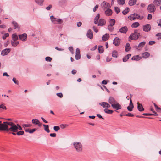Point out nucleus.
Instances as JSON below:
<instances>
[{
	"label": "nucleus",
	"mask_w": 161,
	"mask_h": 161,
	"mask_svg": "<svg viewBox=\"0 0 161 161\" xmlns=\"http://www.w3.org/2000/svg\"><path fill=\"white\" fill-rule=\"evenodd\" d=\"M22 129V127L18 124H15L11 122L6 121L3 123H0V130L3 131L14 135H16V132L19 130Z\"/></svg>",
	"instance_id": "obj_1"
},
{
	"label": "nucleus",
	"mask_w": 161,
	"mask_h": 161,
	"mask_svg": "<svg viewBox=\"0 0 161 161\" xmlns=\"http://www.w3.org/2000/svg\"><path fill=\"white\" fill-rule=\"evenodd\" d=\"M73 146L76 151L78 153H81L83 151V146L79 142H75L73 143Z\"/></svg>",
	"instance_id": "obj_2"
},
{
	"label": "nucleus",
	"mask_w": 161,
	"mask_h": 161,
	"mask_svg": "<svg viewBox=\"0 0 161 161\" xmlns=\"http://www.w3.org/2000/svg\"><path fill=\"white\" fill-rule=\"evenodd\" d=\"M128 18L131 21L135 20L136 19L141 20L143 19L144 17L143 16H140L138 14L134 13L129 16Z\"/></svg>",
	"instance_id": "obj_3"
},
{
	"label": "nucleus",
	"mask_w": 161,
	"mask_h": 161,
	"mask_svg": "<svg viewBox=\"0 0 161 161\" xmlns=\"http://www.w3.org/2000/svg\"><path fill=\"white\" fill-rule=\"evenodd\" d=\"M140 36V33L137 32V30H135L134 33H132L129 36V38L131 40H136Z\"/></svg>",
	"instance_id": "obj_4"
},
{
	"label": "nucleus",
	"mask_w": 161,
	"mask_h": 161,
	"mask_svg": "<svg viewBox=\"0 0 161 161\" xmlns=\"http://www.w3.org/2000/svg\"><path fill=\"white\" fill-rule=\"evenodd\" d=\"M50 19L52 22L54 24H61L63 22L62 19H57L55 18L53 16L50 17Z\"/></svg>",
	"instance_id": "obj_5"
},
{
	"label": "nucleus",
	"mask_w": 161,
	"mask_h": 161,
	"mask_svg": "<svg viewBox=\"0 0 161 161\" xmlns=\"http://www.w3.org/2000/svg\"><path fill=\"white\" fill-rule=\"evenodd\" d=\"M147 10L150 13H153L156 10L155 7L153 4H150L148 6Z\"/></svg>",
	"instance_id": "obj_6"
},
{
	"label": "nucleus",
	"mask_w": 161,
	"mask_h": 161,
	"mask_svg": "<svg viewBox=\"0 0 161 161\" xmlns=\"http://www.w3.org/2000/svg\"><path fill=\"white\" fill-rule=\"evenodd\" d=\"M151 29V25L149 24H146L143 26V29L144 31L148 32L150 31Z\"/></svg>",
	"instance_id": "obj_7"
},
{
	"label": "nucleus",
	"mask_w": 161,
	"mask_h": 161,
	"mask_svg": "<svg viewBox=\"0 0 161 161\" xmlns=\"http://www.w3.org/2000/svg\"><path fill=\"white\" fill-rule=\"evenodd\" d=\"M101 6L104 9L107 8H110V4L105 1H103L101 3Z\"/></svg>",
	"instance_id": "obj_8"
},
{
	"label": "nucleus",
	"mask_w": 161,
	"mask_h": 161,
	"mask_svg": "<svg viewBox=\"0 0 161 161\" xmlns=\"http://www.w3.org/2000/svg\"><path fill=\"white\" fill-rule=\"evenodd\" d=\"M111 106L113 108L115 109L116 110H118L121 108V106L117 102L114 104H112Z\"/></svg>",
	"instance_id": "obj_9"
},
{
	"label": "nucleus",
	"mask_w": 161,
	"mask_h": 161,
	"mask_svg": "<svg viewBox=\"0 0 161 161\" xmlns=\"http://www.w3.org/2000/svg\"><path fill=\"white\" fill-rule=\"evenodd\" d=\"M32 123L33 124L36 125L39 127H41L42 126V123L40 122L38 119H33L32 120Z\"/></svg>",
	"instance_id": "obj_10"
},
{
	"label": "nucleus",
	"mask_w": 161,
	"mask_h": 161,
	"mask_svg": "<svg viewBox=\"0 0 161 161\" xmlns=\"http://www.w3.org/2000/svg\"><path fill=\"white\" fill-rule=\"evenodd\" d=\"M75 57L76 60H79L80 58V51L78 48L76 50V55Z\"/></svg>",
	"instance_id": "obj_11"
},
{
	"label": "nucleus",
	"mask_w": 161,
	"mask_h": 161,
	"mask_svg": "<svg viewBox=\"0 0 161 161\" xmlns=\"http://www.w3.org/2000/svg\"><path fill=\"white\" fill-rule=\"evenodd\" d=\"M10 49L9 48L5 49L2 51L1 54L3 56L7 55L10 53Z\"/></svg>",
	"instance_id": "obj_12"
},
{
	"label": "nucleus",
	"mask_w": 161,
	"mask_h": 161,
	"mask_svg": "<svg viewBox=\"0 0 161 161\" xmlns=\"http://www.w3.org/2000/svg\"><path fill=\"white\" fill-rule=\"evenodd\" d=\"M86 36L87 37L90 39H92L93 38L92 31L90 29L88 30L86 34Z\"/></svg>",
	"instance_id": "obj_13"
},
{
	"label": "nucleus",
	"mask_w": 161,
	"mask_h": 161,
	"mask_svg": "<svg viewBox=\"0 0 161 161\" xmlns=\"http://www.w3.org/2000/svg\"><path fill=\"white\" fill-rule=\"evenodd\" d=\"M128 30L127 27L125 26L120 28L119 30V32L121 33L125 34L127 32Z\"/></svg>",
	"instance_id": "obj_14"
},
{
	"label": "nucleus",
	"mask_w": 161,
	"mask_h": 161,
	"mask_svg": "<svg viewBox=\"0 0 161 161\" xmlns=\"http://www.w3.org/2000/svg\"><path fill=\"white\" fill-rule=\"evenodd\" d=\"M99 104L103 108H109L110 107V105L106 102L100 103Z\"/></svg>",
	"instance_id": "obj_15"
},
{
	"label": "nucleus",
	"mask_w": 161,
	"mask_h": 161,
	"mask_svg": "<svg viewBox=\"0 0 161 161\" xmlns=\"http://www.w3.org/2000/svg\"><path fill=\"white\" fill-rule=\"evenodd\" d=\"M113 44L116 46H118L120 44L119 39L118 37H116L113 41Z\"/></svg>",
	"instance_id": "obj_16"
},
{
	"label": "nucleus",
	"mask_w": 161,
	"mask_h": 161,
	"mask_svg": "<svg viewBox=\"0 0 161 161\" xmlns=\"http://www.w3.org/2000/svg\"><path fill=\"white\" fill-rule=\"evenodd\" d=\"M117 102L114 97H110L108 99L109 103L111 104H114L115 103H116Z\"/></svg>",
	"instance_id": "obj_17"
},
{
	"label": "nucleus",
	"mask_w": 161,
	"mask_h": 161,
	"mask_svg": "<svg viewBox=\"0 0 161 161\" xmlns=\"http://www.w3.org/2000/svg\"><path fill=\"white\" fill-rule=\"evenodd\" d=\"M106 23V21L103 19H101L99 20L98 26H103L105 25Z\"/></svg>",
	"instance_id": "obj_18"
},
{
	"label": "nucleus",
	"mask_w": 161,
	"mask_h": 161,
	"mask_svg": "<svg viewBox=\"0 0 161 161\" xmlns=\"http://www.w3.org/2000/svg\"><path fill=\"white\" fill-rule=\"evenodd\" d=\"M27 35L26 33L19 35V39L22 41H25L26 39Z\"/></svg>",
	"instance_id": "obj_19"
},
{
	"label": "nucleus",
	"mask_w": 161,
	"mask_h": 161,
	"mask_svg": "<svg viewBox=\"0 0 161 161\" xmlns=\"http://www.w3.org/2000/svg\"><path fill=\"white\" fill-rule=\"evenodd\" d=\"M137 109L139 111L141 112L144 110V108H143L142 104L140 103H139L138 102L137 103Z\"/></svg>",
	"instance_id": "obj_20"
},
{
	"label": "nucleus",
	"mask_w": 161,
	"mask_h": 161,
	"mask_svg": "<svg viewBox=\"0 0 161 161\" xmlns=\"http://www.w3.org/2000/svg\"><path fill=\"white\" fill-rule=\"evenodd\" d=\"M105 14L107 16H109L111 15L112 13V10L109 8H107L105 12Z\"/></svg>",
	"instance_id": "obj_21"
},
{
	"label": "nucleus",
	"mask_w": 161,
	"mask_h": 161,
	"mask_svg": "<svg viewBox=\"0 0 161 161\" xmlns=\"http://www.w3.org/2000/svg\"><path fill=\"white\" fill-rule=\"evenodd\" d=\"M109 37V34L106 33L103 35L102 37V40L103 41H105L108 40Z\"/></svg>",
	"instance_id": "obj_22"
},
{
	"label": "nucleus",
	"mask_w": 161,
	"mask_h": 161,
	"mask_svg": "<svg viewBox=\"0 0 161 161\" xmlns=\"http://www.w3.org/2000/svg\"><path fill=\"white\" fill-rule=\"evenodd\" d=\"M131 56V55L130 54L127 55L123 58V61L124 62L127 61Z\"/></svg>",
	"instance_id": "obj_23"
},
{
	"label": "nucleus",
	"mask_w": 161,
	"mask_h": 161,
	"mask_svg": "<svg viewBox=\"0 0 161 161\" xmlns=\"http://www.w3.org/2000/svg\"><path fill=\"white\" fill-rule=\"evenodd\" d=\"M137 2V0H130L128 4L130 6H132L135 5Z\"/></svg>",
	"instance_id": "obj_24"
},
{
	"label": "nucleus",
	"mask_w": 161,
	"mask_h": 161,
	"mask_svg": "<svg viewBox=\"0 0 161 161\" xmlns=\"http://www.w3.org/2000/svg\"><path fill=\"white\" fill-rule=\"evenodd\" d=\"M153 3L156 6H158L161 4V0H154Z\"/></svg>",
	"instance_id": "obj_25"
},
{
	"label": "nucleus",
	"mask_w": 161,
	"mask_h": 161,
	"mask_svg": "<svg viewBox=\"0 0 161 161\" xmlns=\"http://www.w3.org/2000/svg\"><path fill=\"white\" fill-rule=\"evenodd\" d=\"M131 49V47L130 44L128 43H126L125 48V50L126 52L129 51Z\"/></svg>",
	"instance_id": "obj_26"
},
{
	"label": "nucleus",
	"mask_w": 161,
	"mask_h": 161,
	"mask_svg": "<svg viewBox=\"0 0 161 161\" xmlns=\"http://www.w3.org/2000/svg\"><path fill=\"white\" fill-rule=\"evenodd\" d=\"M140 25L139 23L138 22H135L133 23L131 25V27L133 28H136Z\"/></svg>",
	"instance_id": "obj_27"
},
{
	"label": "nucleus",
	"mask_w": 161,
	"mask_h": 161,
	"mask_svg": "<svg viewBox=\"0 0 161 161\" xmlns=\"http://www.w3.org/2000/svg\"><path fill=\"white\" fill-rule=\"evenodd\" d=\"M142 55L143 58H147L149 57L150 54L148 52H145L143 53Z\"/></svg>",
	"instance_id": "obj_28"
},
{
	"label": "nucleus",
	"mask_w": 161,
	"mask_h": 161,
	"mask_svg": "<svg viewBox=\"0 0 161 161\" xmlns=\"http://www.w3.org/2000/svg\"><path fill=\"white\" fill-rule=\"evenodd\" d=\"M100 17L99 14H97L94 19V23L97 24L98 23V20L99 19Z\"/></svg>",
	"instance_id": "obj_29"
},
{
	"label": "nucleus",
	"mask_w": 161,
	"mask_h": 161,
	"mask_svg": "<svg viewBox=\"0 0 161 161\" xmlns=\"http://www.w3.org/2000/svg\"><path fill=\"white\" fill-rule=\"evenodd\" d=\"M141 59V58L140 57L139 55L134 56L131 58L132 60H136V61L139 60Z\"/></svg>",
	"instance_id": "obj_30"
},
{
	"label": "nucleus",
	"mask_w": 161,
	"mask_h": 161,
	"mask_svg": "<svg viewBox=\"0 0 161 161\" xmlns=\"http://www.w3.org/2000/svg\"><path fill=\"white\" fill-rule=\"evenodd\" d=\"M104 111L107 114H112L113 112V111L111 110H110L107 108H106L104 110Z\"/></svg>",
	"instance_id": "obj_31"
},
{
	"label": "nucleus",
	"mask_w": 161,
	"mask_h": 161,
	"mask_svg": "<svg viewBox=\"0 0 161 161\" xmlns=\"http://www.w3.org/2000/svg\"><path fill=\"white\" fill-rule=\"evenodd\" d=\"M11 44L12 46L14 47H16L19 44L18 41H11Z\"/></svg>",
	"instance_id": "obj_32"
},
{
	"label": "nucleus",
	"mask_w": 161,
	"mask_h": 161,
	"mask_svg": "<svg viewBox=\"0 0 161 161\" xmlns=\"http://www.w3.org/2000/svg\"><path fill=\"white\" fill-rule=\"evenodd\" d=\"M98 50L99 53H102L104 51V49L103 47L101 46H99L98 48Z\"/></svg>",
	"instance_id": "obj_33"
},
{
	"label": "nucleus",
	"mask_w": 161,
	"mask_h": 161,
	"mask_svg": "<svg viewBox=\"0 0 161 161\" xmlns=\"http://www.w3.org/2000/svg\"><path fill=\"white\" fill-rule=\"evenodd\" d=\"M110 23L109 25L114 26L115 23V21L114 19H111L109 21Z\"/></svg>",
	"instance_id": "obj_34"
},
{
	"label": "nucleus",
	"mask_w": 161,
	"mask_h": 161,
	"mask_svg": "<svg viewBox=\"0 0 161 161\" xmlns=\"http://www.w3.org/2000/svg\"><path fill=\"white\" fill-rule=\"evenodd\" d=\"M43 126L44 127V130L47 133L50 132V130L49 129V126L48 125H46L45 124L43 125Z\"/></svg>",
	"instance_id": "obj_35"
},
{
	"label": "nucleus",
	"mask_w": 161,
	"mask_h": 161,
	"mask_svg": "<svg viewBox=\"0 0 161 161\" xmlns=\"http://www.w3.org/2000/svg\"><path fill=\"white\" fill-rule=\"evenodd\" d=\"M129 8L128 7H126L125 9L123 11L122 13L124 15H126L129 11Z\"/></svg>",
	"instance_id": "obj_36"
},
{
	"label": "nucleus",
	"mask_w": 161,
	"mask_h": 161,
	"mask_svg": "<svg viewBox=\"0 0 161 161\" xmlns=\"http://www.w3.org/2000/svg\"><path fill=\"white\" fill-rule=\"evenodd\" d=\"M118 55V53L116 51H114L112 53V56L113 57L117 58Z\"/></svg>",
	"instance_id": "obj_37"
},
{
	"label": "nucleus",
	"mask_w": 161,
	"mask_h": 161,
	"mask_svg": "<svg viewBox=\"0 0 161 161\" xmlns=\"http://www.w3.org/2000/svg\"><path fill=\"white\" fill-rule=\"evenodd\" d=\"M117 2L120 5H122L125 3V0H117Z\"/></svg>",
	"instance_id": "obj_38"
},
{
	"label": "nucleus",
	"mask_w": 161,
	"mask_h": 161,
	"mask_svg": "<svg viewBox=\"0 0 161 161\" xmlns=\"http://www.w3.org/2000/svg\"><path fill=\"white\" fill-rule=\"evenodd\" d=\"M12 36V38L13 40V41H16L18 39V37L16 34H13Z\"/></svg>",
	"instance_id": "obj_39"
},
{
	"label": "nucleus",
	"mask_w": 161,
	"mask_h": 161,
	"mask_svg": "<svg viewBox=\"0 0 161 161\" xmlns=\"http://www.w3.org/2000/svg\"><path fill=\"white\" fill-rule=\"evenodd\" d=\"M154 107H155L156 110L158 112L161 113V108L159 107H158L157 105L155 103H154Z\"/></svg>",
	"instance_id": "obj_40"
},
{
	"label": "nucleus",
	"mask_w": 161,
	"mask_h": 161,
	"mask_svg": "<svg viewBox=\"0 0 161 161\" xmlns=\"http://www.w3.org/2000/svg\"><path fill=\"white\" fill-rule=\"evenodd\" d=\"M146 44L145 42L143 41L140 43L138 45V47H143Z\"/></svg>",
	"instance_id": "obj_41"
},
{
	"label": "nucleus",
	"mask_w": 161,
	"mask_h": 161,
	"mask_svg": "<svg viewBox=\"0 0 161 161\" xmlns=\"http://www.w3.org/2000/svg\"><path fill=\"white\" fill-rule=\"evenodd\" d=\"M35 2L40 5H42L43 4V0H40L39 1L36 0H35Z\"/></svg>",
	"instance_id": "obj_42"
},
{
	"label": "nucleus",
	"mask_w": 161,
	"mask_h": 161,
	"mask_svg": "<svg viewBox=\"0 0 161 161\" xmlns=\"http://www.w3.org/2000/svg\"><path fill=\"white\" fill-rule=\"evenodd\" d=\"M13 25L14 26V29H16L18 27V25L17 23L14 21H13L12 22Z\"/></svg>",
	"instance_id": "obj_43"
},
{
	"label": "nucleus",
	"mask_w": 161,
	"mask_h": 161,
	"mask_svg": "<svg viewBox=\"0 0 161 161\" xmlns=\"http://www.w3.org/2000/svg\"><path fill=\"white\" fill-rule=\"evenodd\" d=\"M114 10L117 14H118L120 11L119 8L117 7H115Z\"/></svg>",
	"instance_id": "obj_44"
},
{
	"label": "nucleus",
	"mask_w": 161,
	"mask_h": 161,
	"mask_svg": "<svg viewBox=\"0 0 161 161\" xmlns=\"http://www.w3.org/2000/svg\"><path fill=\"white\" fill-rule=\"evenodd\" d=\"M16 132V135H23L24 134V131H22V130H21V131H18Z\"/></svg>",
	"instance_id": "obj_45"
},
{
	"label": "nucleus",
	"mask_w": 161,
	"mask_h": 161,
	"mask_svg": "<svg viewBox=\"0 0 161 161\" xmlns=\"http://www.w3.org/2000/svg\"><path fill=\"white\" fill-rule=\"evenodd\" d=\"M113 26L109 25L108 27V29L111 32H112L114 30V28Z\"/></svg>",
	"instance_id": "obj_46"
},
{
	"label": "nucleus",
	"mask_w": 161,
	"mask_h": 161,
	"mask_svg": "<svg viewBox=\"0 0 161 161\" xmlns=\"http://www.w3.org/2000/svg\"><path fill=\"white\" fill-rule=\"evenodd\" d=\"M32 125L31 124H23L22 125L23 127L25 128V127H30Z\"/></svg>",
	"instance_id": "obj_47"
},
{
	"label": "nucleus",
	"mask_w": 161,
	"mask_h": 161,
	"mask_svg": "<svg viewBox=\"0 0 161 161\" xmlns=\"http://www.w3.org/2000/svg\"><path fill=\"white\" fill-rule=\"evenodd\" d=\"M9 34L8 33H5L3 35V36L2 38L3 39H5L6 37H8L9 36Z\"/></svg>",
	"instance_id": "obj_48"
},
{
	"label": "nucleus",
	"mask_w": 161,
	"mask_h": 161,
	"mask_svg": "<svg viewBox=\"0 0 161 161\" xmlns=\"http://www.w3.org/2000/svg\"><path fill=\"white\" fill-rule=\"evenodd\" d=\"M0 109H2L4 110H6L7 109L6 107L3 104L0 105Z\"/></svg>",
	"instance_id": "obj_49"
},
{
	"label": "nucleus",
	"mask_w": 161,
	"mask_h": 161,
	"mask_svg": "<svg viewBox=\"0 0 161 161\" xmlns=\"http://www.w3.org/2000/svg\"><path fill=\"white\" fill-rule=\"evenodd\" d=\"M54 130L56 131H57L60 129V127L58 126H54L53 127Z\"/></svg>",
	"instance_id": "obj_50"
},
{
	"label": "nucleus",
	"mask_w": 161,
	"mask_h": 161,
	"mask_svg": "<svg viewBox=\"0 0 161 161\" xmlns=\"http://www.w3.org/2000/svg\"><path fill=\"white\" fill-rule=\"evenodd\" d=\"M45 60L46 61L51 62L52 60V58L50 57H47L46 58Z\"/></svg>",
	"instance_id": "obj_51"
},
{
	"label": "nucleus",
	"mask_w": 161,
	"mask_h": 161,
	"mask_svg": "<svg viewBox=\"0 0 161 161\" xmlns=\"http://www.w3.org/2000/svg\"><path fill=\"white\" fill-rule=\"evenodd\" d=\"M56 95L60 98H62L63 97V95L62 93H58Z\"/></svg>",
	"instance_id": "obj_52"
},
{
	"label": "nucleus",
	"mask_w": 161,
	"mask_h": 161,
	"mask_svg": "<svg viewBox=\"0 0 161 161\" xmlns=\"http://www.w3.org/2000/svg\"><path fill=\"white\" fill-rule=\"evenodd\" d=\"M68 125L66 124H62L60 125V127L62 129L65 128Z\"/></svg>",
	"instance_id": "obj_53"
},
{
	"label": "nucleus",
	"mask_w": 161,
	"mask_h": 161,
	"mask_svg": "<svg viewBox=\"0 0 161 161\" xmlns=\"http://www.w3.org/2000/svg\"><path fill=\"white\" fill-rule=\"evenodd\" d=\"M37 130V129L36 128H34L33 129H30V131L29 132V133L30 134H31L33 133L34 131L36 130Z\"/></svg>",
	"instance_id": "obj_54"
},
{
	"label": "nucleus",
	"mask_w": 161,
	"mask_h": 161,
	"mask_svg": "<svg viewBox=\"0 0 161 161\" xmlns=\"http://www.w3.org/2000/svg\"><path fill=\"white\" fill-rule=\"evenodd\" d=\"M12 81L15 84L17 85L18 84V82L16 80V79L15 78H13L12 79Z\"/></svg>",
	"instance_id": "obj_55"
},
{
	"label": "nucleus",
	"mask_w": 161,
	"mask_h": 161,
	"mask_svg": "<svg viewBox=\"0 0 161 161\" xmlns=\"http://www.w3.org/2000/svg\"><path fill=\"white\" fill-rule=\"evenodd\" d=\"M133 108L129 106L127 107V109L128 110L130 111H131L132 110Z\"/></svg>",
	"instance_id": "obj_56"
},
{
	"label": "nucleus",
	"mask_w": 161,
	"mask_h": 161,
	"mask_svg": "<svg viewBox=\"0 0 161 161\" xmlns=\"http://www.w3.org/2000/svg\"><path fill=\"white\" fill-rule=\"evenodd\" d=\"M130 103L129 104V106L134 108V105H133L132 100L130 98Z\"/></svg>",
	"instance_id": "obj_57"
},
{
	"label": "nucleus",
	"mask_w": 161,
	"mask_h": 161,
	"mask_svg": "<svg viewBox=\"0 0 161 161\" xmlns=\"http://www.w3.org/2000/svg\"><path fill=\"white\" fill-rule=\"evenodd\" d=\"M98 5H96L95 7L93 9V11L94 12H95L98 9Z\"/></svg>",
	"instance_id": "obj_58"
},
{
	"label": "nucleus",
	"mask_w": 161,
	"mask_h": 161,
	"mask_svg": "<svg viewBox=\"0 0 161 161\" xmlns=\"http://www.w3.org/2000/svg\"><path fill=\"white\" fill-rule=\"evenodd\" d=\"M125 115L126 116H129V117H133L134 116L133 114H132L131 113H129L127 114H126Z\"/></svg>",
	"instance_id": "obj_59"
},
{
	"label": "nucleus",
	"mask_w": 161,
	"mask_h": 161,
	"mask_svg": "<svg viewBox=\"0 0 161 161\" xmlns=\"http://www.w3.org/2000/svg\"><path fill=\"white\" fill-rule=\"evenodd\" d=\"M155 42L154 41H150L149 42V44L150 45H152L153 44H155Z\"/></svg>",
	"instance_id": "obj_60"
},
{
	"label": "nucleus",
	"mask_w": 161,
	"mask_h": 161,
	"mask_svg": "<svg viewBox=\"0 0 161 161\" xmlns=\"http://www.w3.org/2000/svg\"><path fill=\"white\" fill-rule=\"evenodd\" d=\"M152 15L150 14H149L147 16V19L148 20H151L152 19Z\"/></svg>",
	"instance_id": "obj_61"
},
{
	"label": "nucleus",
	"mask_w": 161,
	"mask_h": 161,
	"mask_svg": "<svg viewBox=\"0 0 161 161\" xmlns=\"http://www.w3.org/2000/svg\"><path fill=\"white\" fill-rule=\"evenodd\" d=\"M93 29L94 31L96 33H97L98 32V30L97 29V28L95 26L93 27Z\"/></svg>",
	"instance_id": "obj_62"
},
{
	"label": "nucleus",
	"mask_w": 161,
	"mask_h": 161,
	"mask_svg": "<svg viewBox=\"0 0 161 161\" xmlns=\"http://www.w3.org/2000/svg\"><path fill=\"white\" fill-rule=\"evenodd\" d=\"M156 36L157 37H160L159 38L161 39V33H158L156 35Z\"/></svg>",
	"instance_id": "obj_63"
},
{
	"label": "nucleus",
	"mask_w": 161,
	"mask_h": 161,
	"mask_svg": "<svg viewBox=\"0 0 161 161\" xmlns=\"http://www.w3.org/2000/svg\"><path fill=\"white\" fill-rule=\"evenodd\" d=\"M157 23L158 24V26L161 27V19L159 20V21L157 22Z\"/></svg>",
	"instance_id": "obj_64"
}]
</instances>
